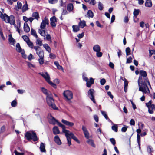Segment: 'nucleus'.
Here are the masks:
<instances>
[{
	"label": "nucleus",
	"instance_id": "nucleus-59",
	"mask_svg": "<svg viewBox=\"0 0 155 155\" xmlns=\"http://www.w3.org/2000/svg\"><path fill=\"white\" fill-rule=\"evenodd\" d=\"M34 57L31 54H30L28 57V59L29 60H31L32 59H34Z\"/></svg>",
	"mask_w": 155,
	"mask_h": 155
},
{
	"label": "nucleus",
	"instance_id": "nucleus-45",
	"mask_svg": "<svg viewBox=\"0 0 155 155\" xmlns=\"http://www.w3.org/2000/svg\"><path fill=\"white\" fill-rule=\"evenodd\" d=\"M121 79L122 80H123L124 81V88L127 87V86H128V83L127 81V80L126 78H124V79L122 78H121Z\"/></svg>",
	"mask_w": 155,
	"mask_h": 155
},
{
	"label": "nucleus",
	"instance_id": "nucleus-4",
	"mask_svg": "<svg viewBox=\"0 0 155 155\" xmlns=\"http://www.w3.org/2000/svg\"><path fill=\"white\" fill-rule=\"evenodd\" d=\"M46 99L47 103L49 106L55 110H56L58 109L57 107L56 106L54 103V100L52 98V94H51L50 96H46Z\"/></svg>",
	"mask_w": 155,
	"mask_h": 155
},
{
	"label": "nucleus",
	"instance_id": "nucleus-13",
	"mask_svg": "<svg viewBox=\"0 0 155 155\" xmlns=\"http://www.w3.org/2000/svg\"><path fill=\"white\" fill-rule=\"evenodd\" d=\"M49 123L53 125H55L56 123H57L58 121L56 120L54 117L50 116V117L49 118Z\"/></svg>",
	"mask_w": 155,
	"mask_h": 155
},
{
	"label": "nucleus",
	"instance_id": "nucleus-14",
	"mask_svg": "<svg viewBox=\"0 0 155 155\" xmlns=\"http://www.w3.org/2000/svg\"><path fill=\"white\" fill-rule=\"evenodd\" d=\"M54 140L58 145H60L62 143L61 140L58 135H56L55 136L54 139Z\"/></svg>",
	"mask_w": 155,
	"mask_h": 155
},
{
	"label": "nucleus",
	"instance_id": "nucleus-39",
	"mask_svg": "<svg viewBox=\"0 0 155 155\" xmlns=\"http://www.w3.org/2000/svg\"><path fill=\"white\" fill-rule=\"evenodd\" d=\"M112 129L115 132H117L118 131V126L117 124H114L112 126Z\"/></svg>",
	"mask_w": 155,
	"mask_h": 155
},
{
	"label": "nucleus",
	"instance_id": "nucleus-57",
	"mask_svg": "<svg viewBox=\"0 0 155 155\" xmlns=\"http://www.w3.org/2000/svg\"><path fill=\"white\" fill-rule=\"evenodd\" d=\"M50 3L51 4H55L57 2L58 0H48Z\"/></svg>",
	"mask_w": 155,
	"mask_h": 155
},
{
	"label": "nucleus",
	"instance_id": "nucleus-9",
	"mask_svg": "<svg viewBox=\"0 0 155 155\" xmlns=\"http://www.w3.org/2000/svg\"><path fill=\"white\" fill-rule=\"evenodd\" d=\"M94 91L93 89H90L88 91V96L90 99L93 101V102L96 103V101L94 98Z\"/></svg>",
	"mask_w": 155,
	"mask_h": 155
},
{
	"label": "nucleus",
	"instance_id": "nucleus-40",
	"mask_svg": "<svg viewBox=\"0 0 155 155\" xmlns=\"http://www.w3.org/2000/svg\"><path fill=\"white\" fill-rule=\"evenodd\" d=\"M31 35H33L36 38H38V36L36 34L35 31L34 29L32 28H31Z\"/></svg>",
	"mask_w": 155,
	"mask_h": 155
},
{
	"label": "nucleus",
	"instance_id": "nucleus-60",
	"mask_svg": "<svg viewBox=\"0 0 155 155\" xmlns=\"http://www.w3.org/2000/svg\"><path fill=\"white\" fill-rule=\"evenodd\" d=\"M106 82V80L104 79H102L100 81V83L101 85H104Z\"/></svg>",
	"mask_w": 155,
	"mask_h": 155
},
{
	"label": "nucleus",
	"instance_id": "nucleus-20",
	"mask_svg": "<svg viewBox=\"0 0 155 155\" xmlns=\"http://www.w3.org/2000/svg\"><path fill=\"white\" fill-rule=\"evenodd\" d=\"M88 139V140L87 141V143L92 147L95 148L96 147V145L94 143V140L91 139Z\"/></svg>",
	"mask_w": 155,
	"mask_h": 155
},
{
	"label": "nucleus",
	"instance_id": "nucleus-21",
	"mask_svg": "<svg viewBox=\"0 0 155 155\" xmlns=\"http://www.w3.org/2000/svg\"><path fill=\"white\" fill-rule=\"evenodd\" d=\"M36 38V40L35 41L36 45L39 47L41 46L42 45H43L42 41L41 40L40 38L38 37L37 38Z\"/></svg>",
	"mask_w": 155,
	"mask_h": 155
},
{
	"label": "nucleus",
	"instance_id": "nucleus-49",
	"mask_svg": "<svg viewBox=\"0 0 155 155\" xmlns=\"http://www.w3.org/2000/svg\"><path fill=\"white\" fill-rule=\"evenodd\" d=\"M132 58L130 56L127 59L126 63H130L132 62Z\"/></svg>",
	"mask_w": 155,
	"mask_h": 155
},
{
	"label": "nucleus",
	"instance_id": "nucleus-18",
	"mask_svg": "<svg viewBox=\"0 0 155 155\" xmlns=\"http://www.w3.org/2000/svg\"><path fill=\"white\" fill-rule=\"evenodd\" d=\"M32 16L33 17L34 19H35L38 21L40 18L39 13L38 12H34L32 13Z\"/></svg>",
	"mask_w": 155,
	"mask_h": 155
},
{
	"label": "nucleus",
	"instance_id": "nucleus-61",
	"mask_svg": "<svg viewBox=\"0 0 155 155\" xmlns=\"http://www.w3.org/2000/svg\"><path fill=\"white\" fill-rule=\"evenodd\" d=\"M131 125H134L135 124V121L133 119H131L130 122Z\"/></svg>",
	"mask_w": 155,
	"mask_h": 155
},
{
	"label": "nucleus",
	"instance_id": "nucleus-63",
	"mask_svg": "<svg viewBox=\"0 0 155 155\" xmlns=\"http://www.w3.org/2000/svg\"><path fill=\"white\" fill-rule=\"evenodd\" d=\"M21 54L22 57L24 58H26V56L25 54L24 50H23V51H22L21 52Z\"/></svg>",
	"mask_w": 155,
	"mask_h": 155
},
{
	"label": "nucleus",
	"instance_id": "nucleus-34",
	"mask_svg": "<svg viewBox=\"0 0 155 155\" xmlns=\"http://www.w3.org/2000/svg\"><path fill=\"white\" fill-rule=\"evenodd\" d=\"M16 50L17 51L19 52H21L24 50H22L20 46L19 43H17L16 45Z\"/></svg>",
	"mask_w": 155,
	"mask_h": 155
},
{
	"label": "nucleus",
	"instance_id": "nucleus-32",
	"mask_svg": "<svg viewBox=\"0 0 155 155\" xmlns=\"http://www.w3.org/2000/svg\"><path fill=\"white\" fill-rule=\"evenodd\" d=\"M145 5L146 7H151L152 6V3L151 0H147Z\"/></svg>",
	"mask_w": 155,
	"mask_h": 155
},
{
	"label": "nucleus",
	"instance_id": "nucleus-24",
	"mask_svg": "<svg viewBox=\"0 0 155 155\" xmlns=\"http://www.w3.org/2000/svg\"><path fill=\"white\" fill-rule=\"evenodd\" d=\"M53 133L54 134L56 135L60 133V131L57 126H54L53 128Z\"/></svg>",
	"mask_w": 155,
	"mask_h": 155
},
{
	"label": "nucleus",
	"instance_id": "nucleus-26",
	"mask_svg": "<svg viewBox=\"0 0 155 155\" xmlns=\"http://www.w3.org/2000/svg\"><path fill=\"white\" fill-rule=\"evenodd\" d=\"M80 21L79 23V26L81 28H83L84 27L86 26V22L84 20L81 21V20L80 18H79Z\"/></svg>",
	"mask_w": 155,
	"mask_h": 155
},
{
	"label": "nucleus",
	"instance_id": "nucleus-55",
	"mask_svg": "<svg viewBox=\"0 0 155 155\" xmlns=\"http://www.w3.org/2000/svg\"><path fill=\"white\" fill-rule=\"evenodd\" d=\"M101 114H102V115L104 116V117L107 120L108 119V117L105 111H102Z\"/></svg>",
	"mask_w": 155,
	"mask_h": 155
},
{
	"label": "nucleus",
	"instance_id": "nucleus-53",
	"mask_svg": "<svg viewBox=\"0 0 155 155\" xmlns=\"http://www.w3.org/2000/svg\"><path fill=\"white\" fill-rule=\"evenodd\" d=\"M96 56L98 57H101L102 55V53L100 52V51H98V52H96Z\"/></svg>",
	"mask_w": 155,
	"mask_h": 155
},
{
	"label": "nucleus",
	"instance_id": "nucleus-27",
	"mask_svg": "<svg viewBox=\"0 0 155 155\" xmlns=\"http://www.w3.org/2000/svg\"><path fill=\"white\" fill-rule=\"evenodd\" d=\"M39 58L44 57V52L41 49L36 52Z\"/></svg>",
	"mask_w": 155,
	"mask_h": 155
},
{
	"label": "nucleus",
	"instance_id": "nucleus-2",
	"mask_svg": "<svg viewBox=\"0 0 155 155\" xmlns=\"http://www.w3.org/2000/svg\"><path fill=\"white\" fill-rule=\"evenodd\" d=\"M49 24V20L46 17H45L44 20H42L40 25V29L38 30V33L42 36H45V31L44 30L46 27V25Z\"/></svg>",
	"mask_w": 155,
	"mask_h": 155
},
{
	"label": "nucleus",
	"instance_id": "nucleus-11",
	"mask_svg": "<svg viewBox=\"0 0 155 155\" xmlns=\"http://www.w3.org/2000/svg\"><path fill=\"white\" fill-rule=\"evenodd\" d=\"M82 130L84 135L85 137L87 139L89 138V133L86 127L83 125L82 126Z\"/></svg>",
	"mask_w": 155,
	"mask_h": 155
},
{
	"label": "nucleus",
	"instance_id": "nucleus-48",
	"mask_svg": "<svg viewBox=\"0 0 155 155\" xmlns=\"http://www.w3.org/2000/svg\"><path fill=\"white\" fill-rule=\"evenodd\" d=\"M147 151L149 153H151L153 152V148L151 146H149L147 147Z\"/></svg>",
	"mask_w": 155,
	"mask_h": 155
},
{
	"label": "nucleus",
	"instance_id": "nucleus-33",
	"mask_svg": "<svg viewBox=\"0 0 155 155\" xmlns=\"http://www.w3.org/2000/svg\"><path fill=\"white\" fill-rule=\"evenodd\" d=\"M22 8V12H24L28 9V5L27 4V2L26 1L25 3L23 5Z\"/></svg>",
	"mask_w": 155,
	"mask_h": 155
},
{
	"label": "nucleus",
	"instance_id": "nucleus-22",
	"mask_svg": "<svg viewBox=\"0 0 155 155\" xmlns=\"http://www.w3.org/2000/svg\"><path fill=\"white\" fill-rule=\"evenodd\" d=\"M94 83V80L92 78H90V80L88 81L87 82L86 84L87 86L88 87H90L92 84Z\"/></svg>",
	"mask_w": 155,
	"mask_h": 155
},
{
	"label": "nucleus",
	"instance_id": "nucleus-38",
	"mask_svg": "<svg viewBox=\"0 0 155 155\" xmlns=\"http://www.w3.org/2000/svg\"><path fill=\"white\" fill-rule=\"evenodd\" d=\"M22 6V4L19 2H17V8H15V10L17 11H18L19 9H21V8Z\"/></svg>",
	"mask_w": 155,
	"mask_h": 155
},
{
	"label": "nucleus",
	"instance_id": "nucleus-42",
	"mask_svg": "<svg viewBox=\"0 0 155 155\" xmlns=\"http://www.w3.org/2000/svg\"><path fill=\"white\" fill-rule=\"evenodd\" d=\"M139 9H134L133 12L134 15V16L137 17L139 14Z\"/></svg>",
	"mask_w": 155,
	"mask_h": 155
},
{
	"label": "nucleus",
	"instance_id": "nucleus-56",
	"mask_svg": "<svg viewBox=\"0 0 155 155\" xmlns=\"http://www.w3.org/2000/svg\"><path fill=\"white\" fill-rule=\"evenodd\" d=\"M124 126V127L122 128L121 130L122 132H125L127 130V127L125 125Z\"/></svg>",
	"mask_w": 155,
	"mask_h": 155
},
{
	"label": "nucleus",
	"instance_id": "nucleus-25",
	"mask_svg": "<svg viewBox=\"0 0 155 155\" xmlns=\"http://www.w3.org/2000/svg\"><path fill=\"white\" fill-rule=\"evenodd\" d=\"M42 92L45 94L47 96H50L51 94L50 92L48 91L45 88L42 87L41 88Z\"/></svg>",
	"mask_w": 155,
	"mask_h": 155
},
{
	"label": "nucleus",
	"instance_id": "nucleus-31",
	"mask_svg": "<svg viewBox=\"0 0 155 155\" xmlns=\"http://www.w3.org/2000/svg\"><path fill=\"white\" fill-rule=\"evenodd\" d=\"M8 39L9 42L11 43V44L13 45L15 41L14 39L12 38L11 34H10L8 35Z\"/></svg>",
	"mask_w": 155,
	"mask_h": 155
},
{
	"label": "nucleus",
	"instance_id": "nucleus-7",
	"mask_svg": "<svg viewBox=\"0 0 155 155\" xmlns=\"http://www.w3.org/2000/svg\"><path fill=\"white\" fill-rule=\"evenodd\" d=\"M146 105L148 108V111L149 114H152L155 110V105L152 104V101L150 100L146 103Z\"/></svg>",
	"mask_w": 155,
	"mask_h": 155
},
{
	"label": "nucleus",
	"instance_id": "nucleus-37",
	"mask_svg": "<svg viewBox=\"0 0 155 155\" xmlns=\"http://www.w3.org/2000/svg\"><path fill=\"white\" fill-rule=\"evenodd\" d=\"M54 64L56 66L57 68L58 69H61V70H63V67L61 66H60L59 63L57 61H55L54 62Z\"/></svg>",
	"mask_w": 155,
	"mask_h": 155
},
{
	"label": "nucleus",
	"instance_id": "nucleus-30",
	"mask_svg": "<svg viewBox=\"0 0 155 155\" xmlns=\"http://www.w3.org/2000/svg\"><path fill=\"white\" fill-rule=\"evenodd\" d=\"M43 46L46 50L49 53L51 52V48L47 44H45L43 45Z\"/></svg>",
	"mask_w": 155,
	"mask_h": 155
},
{
	"label": "nucleus",
	"instance_id": "nucleus-44",
	"mask_svg": "<svg viewBox=\"0 0 155 155\" xmlns=\"http://www.w3.org/2000/svg\"><path fill=\"white\" fill-rule=\"evenodd\" d=\"M27 44V45L28 46L31 48H32L33 47V44L32 42L30 40L28 41V42H26Z\"/></svg>",
	"mask_w": 155,
	"mask_h": 155
},
{
	"label": "nucleus",
	"instance_id": "nucleus-54",
	"mask_svg": "<svg viewBox=\"0 0 155 155\" xmlns=\"http://www.w3.org/2000/svg\"><path fill=\"white\" fill-rule=\"evenodd\" d=\"M45 38L46 39H47L48 41H51V38L50 36V35L49 34H47L46 35V37Z\"/></svg>",
	"mask_w": 155,
	"mask_h": 155
},
{
	"label": "nucleus",
	"instance_id": "nucleus-5",
	"mask_svg": "<svg viewBox=\"0 0 155 155\" xmlns=\"http://www.w3.org/2000/svg\"><path fill=\"white\" fill-rule=\"evenodd\" d=\"M25 136L28 140H32L34 141H35L38 139L36 133L33 131L27 132Z\"/></svg>",
	"mask_w": 155,
	"mask_h": 155
},
{
	"label": "nucleus",
	"instance_id": "nucleus-64",
	"mask_svg": "<svg viewBox=\"0 0 155 155\" xmlns=\"http://www.w3.org/2000/svg\"><path fill=\"white\" fill-rule=\"evenodd\" d=\"M155 51L154 50H149L150 56H151L153 54H154Z\"/></svg>",
	"mask_w": 155,
	"mask_h": 155
},
{
	"label": "nucleus",
	"instance_id": "nucleus-15",
	"mask_svg": "<svg viewBox=\"0 0 155 155\" xmlns=\"http://www.w3.org/2000/svg\"><path fill=\"white\" fill-rule=\"evenodd\" d=\"M61 121L64 124L70 127H72L74 125V123H73L67 121L64 119H62Z\"/></svg>",
	"mask_w": 155,
	"mask_h": 155
},
{
	"label": "nucleus",
	"instance_id": "nucleus-10",
	"mask_svg": "<svg viewBox=\"0 0 155 155\" xmlns=\"http://www.w3.org/2000/svg\"><path fill=\"white\" fill-rule=\"evenodd\" d=\"M50 24L51 26L54 28L56 26V23L57 22V18L55 16H54L50 18Z\"/></svg>",
	"mask_w": 155,
	"mask_h": 155
},
{
	"label": "nucleus",
	"instance_id": "nucleus-50",
	"mask_svg": "<svg viewBox=\"0 0 155 155\" xmlns=\"http://www.w3.org/2000/svg\"><path fill=\"white\" fill-rule=\"evenodd\" d=\"M40 58L38 59V61L40 64L42 65L44 63V57Z\"/></svg>",
	"mask_w": 155,
	"mask_h": 155
},
{
	"label": "nucleus",
	"instance_id": "nucleus-23",
	"mask_svg": "<svg viewBox=\"0 0 155 155\" xmlns=\"http://www.w3.org/2000/svg\"><path fill=\"white\" fill-rule=\"evenodd\" d=\"M93 50L95 52H98V51H100L101 48L100 46L98 45H94L93 47Z\"/></svg>",
	"mask_w": 155,
	"mask_h": 155
},
{
	"label": "nucleus",
	"instance_id": "nucleus-41",
	"mask_svg": "<svg viewBox=\"0 0 155 155\" xmlns=\"http://www.w3.org/2000/svg\"><path fill=\"white\" fill-rule=\"evenodd\" d=\"M98 8L99 10L100 11H101L103 9V4L100 2H98Z\"/></svg>",
	"mask_w": 155,
	"mask_h": 155
},
{
	"label": "nucleus",
	"instance_id": "nucleus-46",
	"mask_svg": "<svg viewBox=\"0 0 155 155\" xmlns=\"http://www.w3.org/2000/svg\"><path fill=\"white\" fill-rule=\"evenodd\" d=\"M11 106L12 107H15L17 105V102L15 100L13 101L11 103Z\"/></svg>",
	"mask_w": 155,
	"mask_h": 155
},
{
	"label": "nucleus",
	"instance_id": "nucleus-52",
	"mask_svg": "<svg viewBox=\"0 0 155 155\" xmlns=\"http://www.w3.org/2000/svg\"><path fill=\"white\" fill-rule=\"evenodd\" d=\"M35 50L36 51V53L39 51L40 49H41V48L39 46H33Z\"/></svg>",
	"mask_w": 155,
	"mask_h": 155
},
{
	"label": "nucleus",
	"instance_id": "nucleus-47",
	"mask_svg": "<svg viewBox=\"0 0 155 155\" xmlns=\"http://www.w3.org/2000/svg\"><path fill=\"white\" fill-rule=\"evenodd\" d=\"M22 38L26 43L30 40L29 38L27 36L24 35L22 36Z\"/></svg>",
	"mask_w": 155,
	"mask_h": 155
},
{
	"label": "nucleus",
	"instance_id": "nucleus-58",
	"mask_svg": "<svg viewBox=\"0 0 155 155\" xmlns=\"http://www.w3.org/2000/svg\"><path fill=\"white\" fill-rule=\"evenodd\" d=\"M17 92L19 94H22L25 92V91L22 89H18Z\"/></svg>",
	"mask_w": 155,
	"mask_h": 155
},
{
	"label": "nucleus",
	"instance_id": "nucleus-12",
	"mask_svg": "<svg viewBox=\"0 0 155 155\" xmlns=\"http://www.w3.org/2000/svg\"><path fill=\"white\" fill-rule=\"evenodd\" d=\"M57 123L58 125L62 129V132L65 133V134H66L68 132H69V130L65 129L64 125L62 124L61 123L59 122L58 121Z\"/></svg>",
	"mask_w": 155,
	"mask_h": 155
},
{
	"label": "nucleus",
	"instance_id": "nucleus-43",
	"mask_svg": "<svg viewBox=\"0 0 155 155\" xmlns=\"http://www.w3.org/2000/svg\"><path fill=\"white\" fill-rule=\"evenodd\" d=\"M131 50L130 48L127 47L126 48V52L127 56L130 54Z\"/></svg>",
	"mask_w": 155,
	"mask_h": 155
},
{
	"label": "nucleus",
	"instance_id": "nucleus-3",
	"mask_svg": "<svg viewBox=\"0 0 155 155\" xmlns=\"http://www.w3.org/2000/svg\"><path fill=\"white\" fill-rule=\"evenodd\" d=\"M65 136H66V137L67 138V140L68 141V144L69 146L71 144V139L69 136H70L72 138L78 143H80V141L78 140V139L74 135V134L72 132H70L69 131V132H68L66 134H65Z\"/></svg>",
	"mask_w": 155,
	"mask_h": 155
},
{
	"label": "nucleus",
	"instance_id": "nucleus-19",
	"mask_svg": "<svg viewBox=\"0 0 155 155\" xmlns=\"http://www.w3.org/2000/svg\"><path fill=\"white\" fill-rule=\"evenodd\" d=\"M8 20V22H7V23H9L12 25L15 24V21L13 16L11 15L10 16Z\"/></svg>",
	"mask_w": 155,
	"mask_h": 155
},
{
	"label": "nucleus",
	"instance_id": "nucleus-35",
	"mask_svg": "<svg viewBox=\"0 0 155 155\" xmlns=\"http://www.w3.org/2000/svg\"><path fill=\"white\" fill-rule=\"evenodd\" d=\"M72 28L73 31L75 32H77L79 30V26L78 25H73L72 26Z\"/></svg>",
	"mask_w": 155,
	"mask_h": 155
},
{
	"label": "nucleus",
	"instance_id": "nucleus-1",
	"mask_svg": "<svg viewBox=\"0 0 155 155\" xmlns=\"http://www.w3.org/2000/svg\"><path fill=\"white\" fill-rule=\"evenodd\" d=\"M139 73L140 75L138 80L139 91L143 92L144 94L150 93V91L147 86V84L150 87H151L148 79L147 77V74L146 71L143 70H140Z\"/></svg>",
	"mask_w": 155,
	"mask_h": 155
},
{
	"label": "nucleus",
	"instance_id": "nucleus-6",
	"mask_svg": "<svg viewBox=\"0 0 155 155\" xmlns=\"http://www.w3.org/2000/svg\"><path fill=\"white\" fill-rule=\"evenodd\" d=\"M39 74L42 76L45 80L51 86L54 88L56 87V85L50 80V78L48 73L46 72L44 73L40 72Z\"/></svg>",
	"mask_w": 155,
	"mask_h": 155
},
{
	"label": "nucleus",
	"instance_id": "nucleus-28",
	"mask_svg": "<svg viewBox=\"0 0 155 155\" xmlns=\"http://www.w3.org/2000/svg\"><path fill=\"white\" fill-rule=\"evenodd\" d=\"M73 5L72 4L70 3L67 5V9L68 11L71 12L73 9Z\"/></svg>",
	"mask_w": 155,
	"mask_h": 155
},
{
	"label": "nucleus",
	"instance_id": "nucleus-16",
	"mask_svg": "<svg viewBox=\"0 0 155 155\" xmlns=\"http://www.w3.org/2000/svg\"><path fill=\"white\" fill-rule=\"evenodd\" d=\"M10 17L8 16L5 13L3 14L2 16L1 17V19L5 22L7 23L8 22V20Z\"/></svg>",
	"mask_w": 155,
	"mask_h": 155
},
{
	"label": "nucleus",
	"instance_id": "nucleus-29",
	"mask_svg": "<svg viewBox=\"0 0 155 155\" xmlns=\"http://www.w3.org/2000/svg\"><path fill=\"white\" fill-rule=\"evenodd\" d=\"M40 149L41 152H46L45 144L42 143H41Z\"/></svg>",
	"mask_w": 155,
	"mask_h": 155
},
{
	"label": "nucleus",
	"instance_id": "nucleus-62",
	"mask_svg": "<svg viewBox=\"0 0 155 155\" xmlns=\"http://www.w3.org/2000/svg\"><path fill=\"white\" fill-rule=\"evenodd\" d=\"M14 153L15 154V155H24L23 153H20L18 152L16 150H15Z\"/></svg>",
	"mask_w": 155,
	"mask_h": 155
},
{
	"label": "nucleus",
	"instance_id": "nucleus-36",
	"mask_svg": "<svg viewBox=\"0 0 155 155\" xmlns=\"http://www.w3.org/2000/svg\"><path fill=\"white\" fill-rule=\"evenodd\" d=\"M87 15V17H88L92 18L94 16L93 13L92 11L91 10H89L88 11Z\"/></svg>",
	"mask_w": 155,
	"mask_h": 155
},
{
	"label": "nucleus",
	"instance_id": "nucleus-51",
	"mask_svg": "<svg viewBox=\"0 0 155 155\" xmlns=\"http://www.w3.org/2000/svg\"><path fill=\"white\" fill-rule=\"evenodd\" d=\"M110 140L113 145L114 146L116 144V141L114 138H110Z\"/></svg>",
	"mask_w": 155,
	"mask_h": 155
},
{
	"label": "nucleus",
	"instance_id": "nucleus-8",
	"mask_svg": "<svg viewBox=\"0 0 155 155\" xmlns=\"http://www.w3.org/2000/svg\"><path fill=\"white\" fill-rule=\"evenodd\" d=\"M63 95L68 100H71L73 97L72 92L69 90L64 91L63 92Z\"/></svg>",
	"mask_w": 155,
	"mask_h": 155
},
{
	"label": "nucleus",
	"instance_id": "nucleus-17",
	"mask_svg": "<svg viewBox=\"0 0 155 155\" xmlns=\"http://www.w3.org/2000/svg\"><path fill=\"white\" fill-rule=\"evenodd\" d=\"M24 30L25 32H28L30 31V28L27 23H25L24 25Z\"/></svg>",
	"mask_w": 155,
	"mask_h": 155
}]
</instances>
